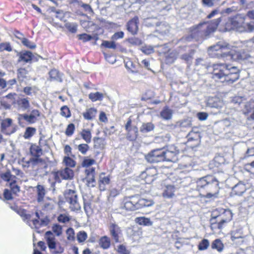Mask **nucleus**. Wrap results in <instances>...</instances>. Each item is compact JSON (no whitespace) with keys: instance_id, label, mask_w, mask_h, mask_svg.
Returning <instances> with one entry per match:
<instances>
[{"instance_id":"1","label":"nucleus","mask_w":254,"mask_h":254,"mask_svg":"<svg viewBox=\"0 0 254 254\" xmlns=\"http://www.w3.org/2000/svg\"><path fill=\"white\" fill-rule=\"evenodd\" d=\"M212 78L216 81L232 84L240 77V70L226 64H216L212 66Z\"/></svg>"},{"instance_id":"2","label":"nucleus","mask_w":254,"mask_h":254,"mask_svg":"<svg viewBox=\"0 0 254 254\" xmlns=\"http://www.w3.org/2000/svg\"><path fill=\"white\" fill-rule=\"evenodd\" d=\"M219 190V182L213 176H205L196 182V190L198 191V195L201 197L207 198L216 197Z\"/></svg>"},{"instance_id":"3","label":"nucleus","mask_w":254,"mask_h":254,"mask_svg":"<svg viewBox=\"0 0 254 254\" xmlns=\"http://www.w3.org/2000/svg\"><path fill=\"white\" fill-rule=\"evenodd\" d=\"M233 214L229 209L216 208L213 210L210 219V228L215 233L220 234L233 219Z\"/></svg>"},{"instance_id":"4","label":"nucleus","mask_w":254,"mask_h":254,"mask_svg":"<svg viewBox=\"0 0 254 254\" xmlns=\"http://www.w3.org/2000/svg\"><path fill=\"white\" fill-rule=\"evenodd\" d=\"M221 21V18L219 17L194 25L189 29L190 35L188 38L196 40L199 38H206L216 30Z\"/></svg>"},{"instance_id":"5","label":"nucleus","mask_w":254,"mask_h":254,"mask_svg":"<svg viewBox=\"0 0 254 254\" xmlns=\"http://www.w3.org/2000/svg\"><path fill=\"white\" fill-rule=\"evenodd\" d=\"M154 204L151 199L142 198L139 194L124 196L121 202L120 208L126 211H134Z\"/></svg>"},{"instance_id":"6","label":"nucleus","mask_w":254,"mask_h":254,"mask_svg":"<svg viewBox=\"0 0 254 254\" xmlns=\"http://www.w3.org/2000/svg\"><path fill=\"white\" fill-rule=\"evenodd\" d=\"M52 230V231H48L45 234V239L48 248L53 254H62L64 249L59 244H57L55 236L59 237L62 234V227L60 224H54Z\"/></svg>"},{"instance_id":"7","label":"nucleus","mask_w":254,"mask_h":254,"mask_svg":"<svg viewBox=\"0 0 254 254\" xmlns=\"http://www.w3.org/2000/svg\"><path fill=\"white\" fill-rule=\"evenodd\" d=\"M245 20V16L241 14L230 17L225 23V29L227 30L236 29L240 31H254V22L246 23Z\"/></svg>"},{"instance_id":"8","label":"nucleus","mask_w":254,"mask_h":254,"mask_svg":"<svg viewBox=\"0 0 254 254\" xmlns=\"http://www.w3.org/2000/svg\"><path fill=\"white\" fill-rule=\"evenodd\" d=\"M222 58L230 57L234 61L245 60L248 59L250 56L244 50H240L237 47L232 46L226 43H221Z\"/></svg>"},{"instance_id":"9","label":"nucleus","mask_w":254,"mask_h":254,"mask_svg":"<svg viewBox=\"0 0 254 254\" xmlns=\"http://www.w3.org/2000/svg\"><path fill=\"white\" fill-rule=\"evenodd\" d=\"M29 151L31 155L33 157L31 158L28 161L26 162L27 166H29V164L31 163L33 168H38L39 165L41 166V168L46 169L47 168V164L46 161L40 157L43 154L41 146L36 144H32L29 148ZM37 171H38V168H37Z\"/></svg>"},{"instance_id":"10","label":"nucleus","mask_w":254,"mask_h":254,"mask_svg":"<svg viewBox=\"0 0 254 254\" xmlns=\"http://www.w3.org/2000/svg\"><path fill=\"white\" fill-rule=\"evenodd\" d=\"M51 174L55 182L58 183H61L62 180H71L73 179L74 175L73 171L68 167L53 171Z\"/></svg>"},{"instance_id":"11","label":"nucleus","mask_w":254,"mask_h":254,"mask_svg":"<svg viewBox=\"0 0 254 254\" xmlns=\"http://www.w3.org/2000/svg\"><path fill=\"white\" fill-rule=\"evenodd\" d=\"M126 131V138L130 141L136 140L138 136V128L137 126L132 125L131 117H129L125 125Z\"/></svg>"},{"instance_id":"12","label":"nucleus","mask_w":254,"mask_h":254,"mask_svg":"<svg viewBox=\"0 0 254 254\" xmlns=\"http://www.w3.org/2000/svg\"><path fill=\"white\" fill-rule=\"evenodd\" d=\"M66 201L69 204V208L72 211H78L81 206L78 201L76 192L72 190H68L65 196Z\"/></svg>"},{"instance_id":"13","label":"nucleus","mask_w":254,"mask_h":254,"mask_svg":"<svg viewBox=\"0 0 254 254\" xmlns=\"http://www.w3.org/2000/svg\"><path fill=\"white\" fill-rule=\"evenodd\" d=\"M41 112L37 109H33L30 114H22L19 115L18 120L19 124L25 121L28 124L35 123L40 117Z\"/></svg>"},{"instance_id":"14","label":"nucleus","mask_w":254,"mask_h":254,"mask_svg":"<svg viewBox=\"0 0 254 254\" xmlns=\"http://www.w3.org/2000/svg\"><path fill=\"white\" fill-rule=\"evenodd\" d=\"M164 158V153L162 148L152 150L145 156L146 160L150 163H157L165 161Z\"/></svg>"},{"instance_id":"15","label":"nucleus","mask_w":254,"mask_h":254,"mask_svg":"<svg viewBox=\"0 0 254 254\" xmlns=\"http://www.w3.org/2000/svg\"><path fill=\"white\" fill-rule=\"evenodd\" d=\"M16 130V126L13 124L12 120L6 118L1 121L0 123V131L6 135H10Z\"/></svg>"},{"instance_id":"16","label":"nucleus","mask_w":254,"mask_h":254,"mask_svg":"<svg viewBox=\"0 0 254 254\" xmlns=\"http://www.w3.org/2000/svg\"><path fill=\"white\" fill-rule=\"evenodd\" d=\"M85 177L83 181L85 182L87 187L93 188L96 185V169L91 167L90 168L85 169L84 170Z\"/></svg>"},{"instance_id":"17","label":"nucleus","mask_w":254,"mask_h":254,"mask_svg":"<svg viewBox=\"0 0 254 254\" xmlns=\"http://www.w3.org/2000/svg\"><path fill=\"white\" fill-rule=\"evenodd\" d=\"M16 57H17V62L18 63H23L24 64H31L35 58L33 53L28 50H22L20 52H17Z\"/></svg>"},{"instance_id":"18","label":"nucleus","mask_w":254,"mask_h":254,"mask_svg":"<svg viewBox=\"0 0 254 254\" xmlns=\"http://www.w3.org/2000/svg\"><path fill=\"white\" fill-rule=\"evenodd\" d=\"M109 230L110 236L115 243H121L123 234L121 227L116 223H111L109 226Z\"/></svg>"},{"instance_id":"19","label":"nucleus","mask_w":254,"mask_h":254,"mask_svg":"<svg viewBox=\"0 0 254 254\" xmlns=\"http://www.w3.org/2000/svg\"><path fill=\"white\" fill-rule=\"evenodd\" d=\"M164 161L175 162L178 160L179 150L174 146H170L166 151L164 150Z\"/></svg>"},{"instance_id":"20","label":"nucleus","mask_w":254,"mask_h":254,"mask_svg":"<svg viewBox=\"0 0 254 254\" xmlns=\"http://www.w3.org/2000/svg\"><path fill=\"white\" fill-rule=\"evenodd\" d=\"M157 171L154 168L147 169L142 174L146 184H151L156 179Z\"/></svg>"},{"instance_id":"21","label":"nucleus","mask_w":254,"mask_h":254,"mask_svg":"<svg viewBox=\"0 0 254 254\" xmlns=\"http://www.w3.org/2000/svg\"><path fill=\"white\" fill-rule=\"evenodd\" d=\"M138 19L137 16H135L129 20L127 24V31L132 35H135L138 31Z\"/></svg>"},{"instance_id":"22","label":"nucleus","mask_w":254,"mask_h":254,"mask_svg":"<svg viewBox=\"0 0 254 254\" xmlns=\"http://www.w3.org/2000/svg\"><path fill=\"white\" fill-rule=\"evenodd\" d=\"M247 190V187L245 184L241 182H239L232 189L231 193L232 195H242Z\"/></svg>"},{"instance_id":"23","label":"nucleus","mask_w":254,"mask_h":254,"mask_svg":"<svg viewBox=\"0 0 254 254\" xmlns=\"http://www.w3.org/2000/svg\"><path fill=\"white\" fill-rule=\"evenodd\" d=\"M110 183V178L109 176H105V173H101L99 175L98 180L99 189L101 191L106 190V186Z\"/></svg>"},{"instance_id":"24","label":"nucleus","mask_w":254,"mask_h":254,"mask_svg":"<svg viewBox=\"0 0 254 254\" xmlns=\"http://www.w3.org/2000/svg\"><path fill=\"white\" fill-rule=\"evenodd\" d=\"M208 51L210 55L218 58H222V52L221 42L210 47Z\"/></svg>"},{"instance_id":"25","label":"nucleus","mask_w":254,"mask_h":254,"mask_svg":"<svg viewBox=\"0 0 254 254\" xmlns=\"http://www.w3.org/2000/svg\"><path fill=\"white\" fill-rule=\"evenodd\" d=\"M16 95L15 93H10L4 96L1 102V104L6 108H9L12 104L14 103L15 96Z\"/></svg>"},{"instance_id":"26","label":"nucleus","mask_w":254,"mask_h":254,"mask_svg":"<svg viewBox=\"0 0 254 254\" xmlns=\"http://www.w3.org/2000/svg\"><path fill=\"white\" fill-rule=\"evenodd\" d=\"M176 190L177 188L174 186L171 185L165 186L162 192V196L165 198H172L175 195Z\"/></svg>"},{"instance_id":"27","label":"nucleus","mask_w":254,"mask_h":254,"mask_svg":"<svg viewBox=\"0 0 254 254\" xmlns=\"http://www.w3.org/2000/svg\"><path fill=\"white\" fill-rule=\"evenodd\" d=\"M98 111L97 109L91 107L87 109L85 112L82 113V116L84 119L87 121H91L95 118Z\"/></svg>"},{"instance_id":"28","label":"nucleus","mask_w":254,"mask_h":254,"mask_svg":"<svg viewBox=\"0 0 254 254\" xmlns=\"http://www.w3.org/2000/svg\"><path fill=\"white\" fill-rule=\"evenodd\" d=\"M242 111L245 115H248L250 113L252 114L254 112V100H251L246 102Z\"/></svg>"},{"instance_id":"29","label":"nucleus","mask_w":254,"mask_h":254,"mask_svg":"<svg viewBox=\"0 0 254 254\" xmlns=\"http://www.w3.org/2000/svg\"><path fill=\"white\" fill-rule=\"evenodd\" d=\"M173 114V110L169 106H165L160 113V117L165 120H169L172 119Z\"/></svg>"},{"instance_id":"30","label":"nucleus","mask_w":254,"mask_h":254,"mask_svg":"<svg viewBox=\"0 0 254 254\" xmlns=\"http://www.w3.org/2000/svg\"><path fill=\"white\" fill-rule=\"evenodd\" d=\"M98 243L101 248L103 250H107L111 247V241L109 237L104 236L99 239Z\"/></svg>"},{"instance_id":"31","label":"nucleus","mask_w":254,"mask_h":254,"mask_svg":"<svg viewBox=\"0 0 254 254\" xmlns=\"http://www.w3.org/2000/svg\"><path fill=\"white\" fill-rule=\"evenodd\" d=\"M81 138L87 143H89L91 142L92 133L91 129L89 128L82 129L79 133Z\"/></svg>"},{"instance_id":"32","label":"nucleus","mask_w":254,"mask_h":254,"mask_svg":"<svg viewBox=\"0 0 254 254\" xmlns=\"http://www.w3.org/2000/svg\"><path fill=\"white\" fill-rule=\"evenodd\" d=\"M28 71L25 67H19L17 70V78L20 82H23L27 78Z\"/></svg>"},{"instance_id":"33","label":"nucleus","mask_w":254,"mask_h":254,"mask_svg":"<svg viewBox=\"0 0 254 254\" xmlns=\"http://www.w3.org/2000/svg\"><path fill=\"white\" fill-rule=\"evenodd\" d=\"M36 188L37 194V200L38 202H42L44 200L46 194V190L44 187L41 185H38Z\"/></svg>"},{"instance_id":"34","label":"nucleus","mask_w":254,"mask_h":254,"mask_svg":"<svg viewBox=\"0 0 254 254\" xmlns=\"http://www.w3.org/2000/svg\"><path fill=\"white\" fill-rule=\"evenodd\" d=\"M18 107L22 110H27L30 107V102L28 98H19L16 100Z\"/></svg>"},{"instance_id":"35","label":"nucleus","mask_w":254,"mask_h":254,"mask_svg":"<svg viewBox=\"0 0 254 254\" xmlns=\"http://www.w3.org/2000/svg\"><path fill=\"white\" fill-rule=\"evenodd\" d=\"M49 80L51 81H61L62 79L60 75V71L55 69L53 68L50 70L49 72Z\"/></svg>"},{"instance_id":"36","label":"nucleus","mask_w":254,"mask_h":254,"mask_svg":"<svg viewBox=\"0 0 254 254\" xmlns=\"http://www.w3.org/2000/svg\"><path fill=\"white\" fill-rule=\"evenodd\" d=\"M212 249L216 250L218 252L221 253L224 248V246L222 241L220 239L214 240L211 243Z\"/></svg>"},{"instance_id":"37","label":"nucleus","mask_w":254,"mask_h":254,"mask_svg":"<svg viewBox=\"0 0 254 254\" xmlns=\"http://www.w3.org/2000/svg\"><path fill=\"white\" fill-rule=\"evenodd\" d=\"M96 164V161L93 158L85 157L81 163L82 167L85 169L90 168L91 166Z\"/></svg>"},{"instance_id":"38","label":"nucleus","mask_w":254,"mask_h":254,"mask_svg":"<svg viewBox=\"0 0 254 254\" xmlns=\"http://www.w3.org/2000/svg\"><path fill=\"white\" fill-rule=\"evenodd\" d=\"M63 163L65 167H68L70 169L74 168L76 164V161L70 157L69 156H65L64 157Z\"/></svg>"},{"instance_id":"39","label":"nucleus","mask_w":254,"mask_h":254,"mask_svg":"<svg viewBox=\"0 0 254 254\" xmlns=\"http://www.w3.org/2000/svg\"><path fill=\"white\" fill-rule=\"evenodd\" d=\"M155 126L152 123H143L140 127V131L142 133H147L153 130Z\"/></svg>"},{"instance_id":"40","label":"nucleus","mask_w":254,"mask_h":254,"mask_svg":"<svg viewBox=\"0 0 254 254\" xmlns=\"http://www.w3.org/2000/svg\"><path fill=\"white\" fill-rule=\"evenodd\" d=\"M135 222L139 225L143 226H151L152 225V222L150 218L145 217H138L135 218Z\"/></svg>"},{"instance_id":"41","label":"nucleus","mask_w":254,"mask_h":254,"mask_svg":"<svg viewBox=\"0 0 254 254\" xmlns=\"http://www.w3.org/2000/svg\"><path fill=\"white\" fill-rule=\"evenodd\" d=\"M36 132V128L34 127H28L26 128L23 135L25 139L31 138Z\"/></svg>"},{"instance_id":"42","label":"nucleus","mask_w":254,"mask_h":254,"mask_svg":"<svg viewBox=\"0 0 254 254\" xmlns=\"http://www.w3.org/2000/svg\"><path fill=\"white\" fill-rule=\"evenodd\" d=\"M196 53V50L194 49H190L188 53L183 54L181 56V59L186 62H189L191 61L193 58V55Z\"/></svg>"},{"instance_id":"43","label":"nucleus","mask_w":254,"mask_h":254,"mask_svg":"<svg viewBox=\"0 0 254 254\" xmlns=\"http://www.w3.org/2000/svg\"><path fill=\"white\" fill-rule=\"evenodd\" d=\"M88 97L92 102H94L98 100L102 101L104 98V95L102 93L96 92L95 93H90Z\"/></svg>"},{"instance_id":"44","label":"nucleus","mask_w":254,"mask_h":254,"mask_svg":"<svg viewBox=\"0 0 254 254\" xmlns=\"http://www.w3.org/2000/svg\"><path fill=\"white\" fill-rule=\"evenodd\" d=\"M87 238L88 235L84 231H80L76 234L77 241L79 244H84Z\"/></svg>"},{"instance_id":"45","label":"nucleus","mask_w":254,"mask_h":254,"mask_svg":"<svg viewBox=\"0 0 254 254\" xmlns=\"http://www.w3.org/2000/svg\"><path fill=\"white\" fill-rule=\"evenodd\" d=\"M9 187L14 194H16L20 191V187L17 184L16 179H12V181L9 182Z\"/></svg>"},{"instance_id":"46","label":"nucleus","mask_w":254,"mask_h":254,"mask_svg":"<svg viewBox=\"0 0 254 254\" xmlns=\"http://www.w3.org/2000/svg\"><path fill=\"white\" fill-rule=\"evenodd\" d=\"M120 194V191L116 188H112L109 190L107 196L109 201H113L114 199Z\"/></svg>"},{"instance_id":"47","label":"nucleus","mask_w":254,"mask_h":254,"mask_svg":"<svg viewBox=\"0 0 254 254\" xmlns=\"http://www.w3.org/2000/svg\"><path fill=\"white\" fill-rule=\"evenodd\" d=\"M245 237V236L240 230L233 231L231 233V239L232 241H235L239 239H244Z\"/></svg>"},{"instance_id":"48","label":"nucleus","mask_w":254,"mask_h":254,"mask_svg":"<svg viewBox=\"0 0 254 254\" xmlns=\"http://www.w3.org/2000/svg\"><path fill=\"white\" fill-rule=\"evenodd\" d=\"M64 26L71 33H75L77 32L78 25L76 23L66 22L64 24Z\"/></svg>"},{"instance_id":"49","label":"nucleus","mask_w":254,"mask_h":254,"mask_svg":"<svg viewBox=\"0 0 254 254\" xmlns=\"http://www.w3.org/2000/svg\"><path fill=\"white\" fill-rule=\"evenodd\" d=\"M243 205L245 208H251L254 207V197L249 196L245 198L243 201Z\"/></svg>"},{"instance_id":"50","label":"nucleus","mask_w":254,"mask_h":254,"mask_svg":"<svg viewBox=\"0 0 254 254\" xmlns=\"http://www.w3.org/2000/svg\"><path fill=\"white\" fill-rule=\"evenodd\" d=\"M101 46V47H104L106 48L111 49L113 50H115L117 48L116 43L113 40L111 41H103Z\"/></svg>"},{"instance_id":"51","label":"nucleus","mask_w":254,"mask_h":254,"mask_svg":"<svg viewBox=\"0 0 254 254\" xmlns=\"http://www.w3.org/2000/svg\"><path fill=\"white\" fill-rule=\"evenodd\" d=\"M75 130V125L73 123H70L67 126L64 133L67 136H71L74 134Z\"/></svg>"},{"instance_id":"52","label":"nucleus","mask_w":254,"mask_h":254,"mask_svg":"<svg viewBox=\"0 0 254 254\" xmlns=\"http://www.w3.org/2000/svg\"><path fill=\"white\" fill-rule=\"evenodd\" d=\"M61 115L66 118L71 117V112L69 108L66 105H64L61 108Z\"/></svg>"},{"instance_id":"53","label":"nucleus","mask_w":254,"mask_h":254,"mask_svg":"<svg viewBox=\"0 0 254 254\" xmlns=\"http://www.w3.org/2000/svg\"><path fill=\"white\" fill-rule=\"evenodd\" d=\"M37 90L38 89L36 86H34L33 87L30 86H26L23 88V92L26 95L31 96L32 94H36Z\"/></svg>"},{"instance_id":"54","label":"nucleus","mask_w":254,"mask_h":254,"mask_svg":"<svg viewBox=\"0 0 254 254\" xmlns=\"http://www.w3.org/2000/svg\"><path fill=\"white\" fill-rule=\"evenodd\" d=\"M95 146L97 148H103L105 144V139L102 137H95L93 138Z\"/></svg>"},{"instance_id":"55","label":"nucleus","mask_w":254,"mask_h":254,"mask_svg":"<svg viewBox=\"0 0 254 254\" xmlns=\"http://www.w3.org/2000/svg\"><path fill=\"white\" fill-rule=\"evenodd\" d=\"M0 177L3 180L7 182H11L12 179H16V176L12 175L9 171H7L2 174Z\"/></svg>"},{"instance_id":"56","label":"nucleus","mask_w":254,"mask_h":254,"mask_svg":"<svg viewBox=\"0 0 254 254\" xmlns=\"http://www.w3.org/2000/svg\"><path fill=\"white\" fill-rule=\"evenodd\" d=\"M209 246V242L207 239H203L198 245V249L199 251H204L206 250Z\"/></svg>"},{"instance_id":"57","label":"nucleus","mask_w":254,"mask_h":254,"mask_svg":"<svg viewBox=\"0 0 254 254\" xmlns=\"http://www.w3.org/2000/svg\"><path fill=\"white\" fill-rule=\"evenodd\" d=\"M140 51L145 55H147L154 53V48L152 46L144 45L141 48Z\"/></svg>"},{"instance_id":"58","label":"nucleus","mask_w":254,"mask_h":254,"mask_svg":"<svg viewBox=\"0 0 254 254\" xmlns=\"http://www.w3.org/2000/svg\"><path fill=\"white\" fill-rule=\"evenodd\" d=\"M78 151L83 155H85L89 150L90 147L87 143H81L77 146Z\"/></svg>"},{"instance_id":"59","label":"nucleus","mask_w":254,"mask_h":254,"mask_svg":"<svg viewBox=\"0 0 254 254\" xmlns=\"http://www.w3.org/2000/svg\"><path fill=\"white\" fill-rule=\"evenodd\" d=\"M12 48L9 42H3L0 43V52L3 51L11 52Z\"/></svg>"},{"instance_id":"60","label":"nucleus","mask_w":254,"mask_h":254,"mask_svg":"<svg viewBox=\"0 0 254 254\" xmlns=\"http://www.w3.org/2000/svg\"><path fill=\"white\" fill-rule=\"evenodd\" d=\"M69 216L66 214H60L57 217V220L60 223H66L70 220Z\"/></svg>"},{"instance_id":"61","label":"nucleus","mask_w":254,"mask_h":254,"mask_svg":"<svg viewBox=\"0 0 254 254\" xmlns=\"http://www.w3.org/2000/svg\"><path fill=\"white\" fill-rule=\"evenodd\" d=\"M21 41L24 46L30 49H34L36 47L34 43L31 42L26 38H23Z\"/></svg>"},{"instance_id":"62","label":"nucleus","mask_w":254,"mask_h":254,"mask_svg":"<svg viewBox=\"0 0 254 254\" xmlns=\"http://www.w3.org/2000/svg\"><path fill=\"white\" fill-rule=\"evenodd\" d=\"M66 238L68 241H73L75 239V233L72 228H68L66 230Z\"/></svg>"},{"instance_id":"63","label":"nucleus","mask_w":254,"mask_h":254,"mask_svg":"<svg viewBox=\"0 0 254 254\" xmlns=\"http://www.w3.org/2000/svg\"><path fill=\"white\" fill-rule=\"evenodd\" d=\"M117 252L119 254H130V251L128 250L127 247L123 245H119L117 247Z\"/></svg>"},{"instance_id":"64","label":"nucleus","mask_w":254,"mask_h":254,"mask_svg":"<svg viewBox=\"0 0 254 254\" xmlns=\"http://www.w3.org/2000/svg\"><path fill=\"white\" fill-rule=\"evenodd\" d=\"M244 169L247 172L254 175V161L251 163L245 164L244 165Z\"/></svg>"}]
</instances>
